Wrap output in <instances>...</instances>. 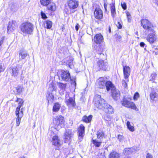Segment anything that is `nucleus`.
Returning <instances> with one entry per match:
<instances>
[{
  "instance_id": "obj_1",
  "label": "nucleus",
  "mask_w": 158,
  "mask_h": 158,
  "mask_svg": "<svg viewBox=\"0 0 158 158\" xmlns=\"http://www.w3.org/2000/svg\"><path fill=\"white\" fill-rule=\"evenodd\" d=\"M34 28L33 24L31 23L27 22L23 23L20 27V29L24 33L31 34Z\"/></svg>"
},
{
  "instance_id": "obj_2",
  "label": "nucleus",
  "mask_w": 158,
  "mask_h": 158,
  "mask_svg": "<svg viewBox=\"0 0 158 158\" xmlns=\"http://www.w3.org/2000/svg\"><path fill=\"white\" fill-rule=\"evenodd\" d=\"M94 106L99 109H103L105 106V101L101 98L100 95H97L94 97Z\"/></svg>"
},
{
  "instance_id": "obj_3",
  "label": "nucleus",
  "mask_w": 158,
  "mask_h": 158,
  "mask_svg": "<svg viewBox=\"0 0 158 158\" xmlns=\"http://www.w3.org/2000/svg\"><path fill=\"white\" fill-rule=\"evenodd\" d=\"M146 40L150 44L154 43L157 39V36L154 29L147 32Z\"/></svg>"
},
{
  "instance_id": "obj_4",
  "label": "nucleus",
  "mask_w": 158,
  "mask_h": 158,
  "mask_svg": "<svg viewBox=\"0 0 158 158\" xmlns=\"http://www.w3.org/2000/svg\"><path fill=\"white\" fill-rule=\"evenodd\" d=\"M131 100V99H130L129 98L127 99V98H124L123 101H121L122 105L123 106L127 108H130L136 111H138V109L137 108L134 103L130 102Z\"/></svg>"
},
{
  "instance_id": "obj_5",
  "label": "nucleus",
  "mask_w": 158,
  "mask_h": 158,
  "mask_svg": "<svg viewBox=\"0 0 158 158\" xmlns=\"http://www.w3.org/2000/svg\"><path fill=\"white\" fill-rule=\"evenodd\" d=\"M141 22L143 28L146 30L147 32L154 29L155 27L147 19H142L141 21Z\"/></svg>"
},
{
  "instance_id": "obj_6",
  "label": "nucleus",
  "mask_w": 158,
  "mask_h": 158,
  "mask_svg": "<svg viewBox=\"0 0 158 158\" xmlns=\"http://www.w3.org/2000/svg\"><path fill=\"white\" fill-rule=\"evenodd\" d=\"M64 101L69 107H74L76 105L75 98L70 97L68 93H66Z\"/></svg>"
},
{
  "instance_id": "obj_7",
  "label": "nucleus",
  "mask_w": 158,
  "mask_h": 158,
  "mask_svg": "<svg viewBox=\"0 0 158 158\" xmlns=\"http://www.w3.org/2000/svg\"><path fill=\"white\" fill-rule=\"evenodd\" d=\"M107 80V78L106 77H100L96 81L97 86L100 88H105L106 82Z\"/></svg>"
},
{
  "instance_id": "obj_8",
  "label": "nucleus",
  "mask_w": 158,
  "mask_h": 158,
  "mask_svg": "<svg viewBox=\"0 0 158 158\" xmlns=\"http://www.w3.org/2000/svg\"><path fill=\"white\" fill-rule=\"evenodd\" d=\"M67 5L71 10H73L78 7L79 2L77 0H70L68 2Z\"/></svg>"
},
{
  "instance_id": "obj_9",
  "label": "nucleus",
  "mask_w": 158,
  "mask_h": 158,
  "mask_svg": "<svg viewBox=\"0 0 158 158\" xmlns=\"http://www.w3.org/2000/svg\"><path fill=\"white\" fill-rule=\"evenodd\" d=\"M111 94L114 100L117 101L120 98V92L115 87H113L111 89Z\"/></svg>"
},
{
  "instance_id": "obj_10",
  "label": "nucleus",
  "mask_w": 158,
  "mask_h": 158,
  "mask_svg": "<svg viewBox=\"0 0 158 158\" xmlns=\"http://www.w3.org/2000/svg\"><path fill=\"white\" fill-rule=\"evenodd\" d=\"M123 66V73L124 77L125 80H127V81H128V78L130 75L131 72L130 68L127 66Z\"/></svg>"
},
{
  "instance_id": "obj_11",
  "label": "nucleus",
  "mask_w": 158,
  "mask_h": 158,
  "mask_svg": "<svg viewBox=\"0 0 158 158\" xmlns=\"http://www.w3.org/2000/svg\"><path fill=\"white\" fill-rule=\"evenodd\" d=\"M85 127L83 125H81L78 130V139L81 141L82 140L85 134Z\"/></svg>"
},
{
  "instance_id": "obj_12",
  "label": "nucleus",
  "mask_w": 158,
  "mask_h": 158,
  "mask_svg": "<svg viewBox=\"0 0 158 158\" xmlns=\"http://www.w3.org/2000/svg\"><path fill=\"white\" fill-rule=\"evenodd\" d=\"M17 24L15 21H9L7 27L8 31H12L17 28Z\"/></svg>"
},
{
  "instance_id": "obj_13",
  "label": "nucleus",
  "mask_w": 158,
  "mask_h": 158,
  "mask_svg": "<svg viewBox=\"0 0 158 158\" xmlns=\"http://www.w3.org/2000/svg\"><path fill=\"white\" fill-rule=\"evenodd\" d=\"M52 139V144L57 147V148H56V149H57L61 145L60 139L56 135H53Z\"/></svg>"
},
{
  "instance_id": "obj_14",
  "label": "nucleus",
  "mask_w": 158,
  "mask_h": 158,
  "mask_svg": "<svg viewBox=\"0 0 158 158\" xmlns=\"http://www.w3.org/2000/svg\"><path fill=\"white\" fill-rule=\"evenodd\" d=\"M61 76L62 80L66 81H68L70 79V74L68 70L62 71Z\"/></svg>"
},
{
  "instance_id": "obj_15",
  "label": "nucleus",
  "mask_w": 158,
  "mask_h": 158,
  "mask_svg": "<svg viewBox=\"0 0 158 158\" xmlns=\"http://www.w3.org/2000/svg\"><path fill=\"white\" fill-rule=\"evenodd\" d=\"M73 135L72 131L70 130H67L64 135V139L65 143H67L71 139Z\"/></svg>"
},
{
  "instance_id": "obj_16",
  "label": "nucleus",
  "mask_w": 158,
  "mask_h": 158,
  "mask_svg": "<svg viewBox=\"0 0 158 158\" xmlns=\"http://www.w3.org/2000/svg\"><path fill=\"white\" fill-rule=\"evenodd\" d=\"M64 117L61 115L57 116L55 118L56 125L61 127H63L64 126Z\"/></svg>"
},
{
  "instance_id": "obj_17",
  "label": "nucleus",
  "mask_w": 158,
  "mask_h": 158,
  "mask_svg": "<svg viewBox=\"0 0 158 158\" xmlns=\"http://www.w3.org/2000/svg\"><path fill=\"white\" fill-rule=\"evenodd\" d=\"M94 15L95 18L98 19H101L103 18V13L99 8H96L94 11Z\"/></svg>"
},
{
  "instance_id": "obj_18",
  "label": "nucleus",
  "mask_w": 158,
  "mask_h": 158,
  "mask_svg": "<svg viewBox=\"0 0 158 158\" xmlns=\"http://www.w3.org/2000/svg\"><path fill=\"white\" fill-rule=\"evenodd\" d=\"M94 42L97 44H100L103 41V37L101 34H97L94 36Z\"/></svg>"
},
{
  "instance_id": "obj_19",
  "label": "nucleus",
  "mask_w": 158,
  "mask_h": 158,
  "mask_svg": "<svg viewBox=\"0 0 158 158\" xmlns=\"http://www.w3.org/2000/svg\"><path fill=\"white\" fill-rule=\"evenodd\" d=\"M104 46L102 45H101L100 44H98V45H95L94 47V49L95 50L96 52L100 55L101 56H104L103 54L102 53L104 50Z\"/></svg>"
},
{
  "instance_id": "obj_20",
  "label": "nucleus",
  "mask_w": 158,
  "mask_h": 158,
  "mask_svg": "<svg viewBox=\"0 0 158 158\" xmlns=\"http://www.w3.org/2000/svg\"><path fill=\"white\" fill-rule=\"evenodd\" d=\"M103 110L106 113L111 114L114 113V109L112 106L109 104L105 103V106L103 107Z\"/></svg>"
},
{
  "instance_id": "obj_21",
  "label": "nucleus",
  "mask_w": 158,
  "mask_h": 158,
  "mask_svg": "<svg viewBox=\"0 0 158 158\" xmlns=\"http://www.w3.org/2000/svg\"><path fill=\"white\" fill-rule=\"evenodd\" d=\"M150 98L152 101H156L158 98V94L156 93V90L152 89L150 94Z\"/></svg>"
},
{
  "instance_id": "obj_22",
  "label": "nucleus",
  "mask_w": 158,
  "mask_h": 158,
  "mask_svg": "<svg viewBox=\"0 0 158 158\" xmlns=\"http://www.w3.org/2000/svg\"><path fill=\"white\" fill-rule=\"evenodd\" d=\"M98 65L100 69L106 71L107 69L106 63H104L102 60H100L97 62Z\"/></svg>"
},
{
  "instance_id": "obj_23",
  "label": "nucleus",
  "mask_w": 158,
  "mask_h": 158,
  "mask_svg": "<svg viewBox=\"0 0 158 158\" xmlns=\"http://www.w3.org/2000/svg\"><path fill=\"white\" fill-rule=\"evenodd\" d=\"M136 149L135 148H127L124 149L123 152L125 155H127L135 153L136 152Z\"/></svg>"
},
{
  "instance_id": "obj_24",
  "label": "nucleus",
  "mask_w": 158,
  "mask_h": 158,
  "mask_svg": "<svg viewBox=\"0 0 158 158\" xmlns=\"http://www.w3.org/2000/svg\"><path fill=\"white\" fill-rule=\"evenodd\" d=\"M28 55L27 52L24 50H21L19 52V58L20 60L25 59L27 56Z\"/></svg>"
},
{
  "instance_id": "obj_25",
  "label": "nucleus",
  "mask_w": 158,
  "mask_h": 158,
  "mask_svg": "<svg viewBox=\"0 0 158 158\" xmlns=\"http://www.w3.org/2000/svg\"><path fill=\"white\" fill-rule=\"evenodd\" d=\"M46 6L48 10L52 11H55L56 9V7L55 3L52 2L51 1Z\"/></svg>"
},
{
  "instance_id": "obj_26",
  "label": "nucleus",
  "mask_w": 158,
  "mask_h": 158,
  "mask_svg": "<svg viewBox=\"0 0 158 158\" xmlns=\"http://www.w3.org/2000/svg\"><path fill=\"white\" fill-rule=\"evenodd\" d=\"M54 96L51 93L49 92L47 96V99L48 101V104L52 103L54 100Z\"/></svg>"
},
{
  "instance_id": "obj_27",
  "label": "nucleus",
  "mask_w": 158,
  "mask_h": 158,
  "mask_svg": "<svg viewBox=\"0 0 158 158\" xmlns=\"http://www.w3.org/2000/svg\"><path fill=\"white\" fill-rule=\"evenodd\" d=\"M105 87L107 91H109L110 89L111 90V89L113 87H115L113 85L112 82L110 81H107L105 84Z\"/></svg>"
},
{
  "instance_id": "obj_28",
  "label": "nucleus",
  "mask_w": 158,
  "mask_h": 158,
  "mask_svg": "<svg viewBox=\"0 0 158 158\" xmlns=\"http://www.w3.org/2000/svg\"><path fill=\"white\" fill-rule=\"evenodd\" d=\"M19 68L17 67H15L12 69V76L14 77H17L19 73Z\"/></svg>"
},
{
  "instance_id": "obj_29",
  "label": "nucleus",
  "mask_w": 158,
  "mask_h": 158,
  "mask_svg": "<svg viewBox=\"0 0 158 158\" xmlns=\"http://www.w3.org/2000/svg\"><path fill=\"white\" fill-rule=\"evenodd\" d=\"M110 9L111 14V15L114 18V17H115L116 14L115 3H112V4H110Z\"/></svg>"
},
{
  "instance_id": "obj_30",
  "label": "nucleus",
  "mask_w": 158,
  "mask_h": 158,
  "mask_svg": "<svg viewBox=\"0 0 158 158\" xmlns=\"http://www.w3.org/2000/svg\"><path fill=\"white\" fill-rule=\"evenodd\" d=\"M109 158H119L120 156L119 153L115 151L111 152L109 155Z\"/></svg>"
},
{
  "instance_id": "obj_31",
  "label": "nucleus",
  "mask_w": 158,
  "mask_h": 158,
  "mask_svg": "<svg viewBox=\"0 0 158 158\" xmlns=\"http://www.w3.org/2000/svg\"><path fill=\"white\" fill-rule=\"evenodd\" d=\"M92 117V115H89L88 117L86 115L84 116L82 118V120L83 122L86 123H89L91 120Z\"/></svg>"
},
{
  "instance_id": "obj_32",
  "label": "nucleus",
  "mask_w": 158,
  "mask_h": 158,
  "mask_svg": "<svg viewBox=\"0 0 158 158\" xmlns=\"http://www.w3.org/2000/svg\"><path fill=\"white\" fill-rule=\"evenodd\" d=\"M15 89L17 94H20L24 90L23 87L21 86H18Z\"/></svg>"
},
{
  "instance_id": "obj_33",
  "label": "nucleus",
  "mask_w": 158,
  "mask_h": 158,
  "mask_svg": "<svg viewBox=\"0 0 158 158\" xmlns=\"http://www.w3.org/2000/svg\"><path fill=\"white\" fill-rule=\"evenodd\" d=\"M56 84L54 83H52L49 85L48 88V90L50 91H56Z\"/></svg>"
},
{
  "instance_id": "obj_34",
  "label": "nucleus",
  "mask_w": 158,
  "mask_h": 158,
  "mask_svg": "<svg viewBox=\"0 0 158 158\" xmlns=\"http://www.w3.org/2000/svg\"><path fill=\"white\" fill-rule=\"evenodd\" d=\"M60 108V105L58 103H55L53 107L52 110L53 112H57Z\"/></svg>"
},
{
  "instance_id": "obj_35",
  "label": "nucleus",
  "mask_w": 158,
  "mask_h": 158,
  "mask_svg": "<svg viewBox=\"0 0 158 158\" xmlns=\"http://www.w3.org/2000/svg\"><path fill=\"white\" fill-rule=\"evenodd\" d=\"M52 22L48 20H46L45 21V27L47 29H50L52 27Z\"/></svg>"
},
{
  "instance_id": "obj_36",
  "label": "nucleus",
  "mask_w": 158,
  "mask_h": 158,
  "mask_svg": "<svg viewBox=\"0 0 158 158\" xmlns=\"http://www.w3.org/2000/svg\"><path fill=\"white\" fill-rule=\"evenodd\" d=\"M51 0H40L41 4L44 6H46L51 2Z\"/></svg>"
},
{
  "instance_id": "obj_37",
  "label": "nucleus",
  "mask_w": 158,
  "mask_h": 158,
  "mask_svg": "<svg viewBox=\"0 0 158 158\" xmlns=\"http://www.w3.org/2000/svg\"><path fill=\"white\" fill-rule=\"evenodd\" d=\"M58 85L60 88L63 90H64L65 89L66 87V84H64L62 83H59Z\"/></svg>"
},
{
  "instance_id": "obj_38",
  "label": "nucleus",
  "mask_w": 158,
  "mask_h": 158,
  "mask_svg": "<svg viewBox=\"0 0 158 158\" xmlns=\"http://www.w3.org/2000/svg\"><path fill=\"white\" fill-rule=\"evenodd\" d=\"M97 135L98 138L101 139L103 138L104 134V132L102 131H98L97 133Z\"/></svg>"
},
{
  "instance_id": "obj_39",
  "label": "nucleus",
  "mask_w": 158,
  "mask_h": 158,
  "mask_svg": "<svg viewBox=\"0 0 158 158\" xmlns=\"http://www.w3.org/2000/svg\"><path fill=\"white\" fill-rule=\"evenodd\" d=\"M127 128L130 131L132 132L134 131V127L131 125L129 121H127Z\"/></svg>"
},
{
  "instance_id": "obj_40",
  "label": "nucleus",
  "mask_w": 158,
  "mask_h": 158,
  "mask_svg": "<svg viewBox=\"0 0 158 158\" xmlns=\"http://www.w3.org/2000/svg\"><path fill=\"white\" fill-rule=\"evenodd\" d=\"M93 143L97 147H99L100 146L102 143L101 141H98L96 139H93Z\"/></svg>"
},
{
  "instance_id": "obj_41",
  "label": "nucleus",
  "mask_w": 158,
  "mask_h": 158,
  "mask_svg": "<svg viewBox=\"0 0 158 158\" xmlns=\"http://www.w3.org/2000/svg\"><path fill=\"white\" fill-rule=\"evenodd\" d=\"M113 118L112 116L107 114H106L104 116V119L106 121H110Z\"/></svg>"
},
{
  "instance_id": "obj_42",
  "label": "nucleus",
  "mask_w": 158,
  "mask_h": 158,
  "mask_svg": "<svg viewBox=\"0 0 158 158\" xmlns=\"http://www.w3.org/2000/svg\"><path fill=\"white\" fill-rule=\"evenodd\" d=\"M22 118L20 117V116H18L16 119V125L17 127H18L20 123V121Z\"/></svg>"
},
{
  "instance_id": "obj_43",
  "label": "nucleus",
  "mask_w": 158,
  "mask_h": 158,
  "mask_svg": "<svg viewBox=\"0 0 158 158\" xmlns=\"http://www.w3.org/2000/svg\"><path fill=\"white\" fill-rule=\"evenodd\" d=\"M40 15L42 19H45L47 18V17L43 11H41Z\"/></svg>"
},
{
  "instance_id": "obj_44",
  "label": "nucleus",
  "mask_w": 158,
  "mask_h": 158,
  "mask_svg": "<svg viewBox=\"0 0 158 158\" xmlns=\"http://www.w3.org/2000/svg\"><path fill=\"white\" fill-rule=\"evenodd\" d=\"M11 8L13 11H15L17 10V6L15 4H13L11 6Z\"/></svg>"
},
{
  "instance_id": "obj_45",
  "label": "nucleus",
  "mask_w": 158,
  "mask_h": 158,
  "mask_svg": "<svg viewBox=\"0 0 158 158\" xmlns=\"http://www.w3.org/2000/svg\"><path fill=\"white\" fill-rule=\"evenodd\" d=\"M139 95L138 93L136 92L135 93L134 95L133 98L135 100H137L139 97Z\"/></svg>"
},
{
  "instance_id": "obj_46",
  "label": "nucleus",
  "mask_w": 158,
  "mask_h": 158,
  "mask_svg": "<svg viewBox=\"0 0 158 158\" xmlns=\"http://www.w3.org/2000/svg\"><path fill=\"white\" fill-rule=\"evenodd\" d=\"M121 6L122 8L124 10H125L127 9V5L126 3L125 2H121Z\"/></svg>"
},
{
  "instance_id": "obj_47",
  "label": "nucleus",
  "mask_w": 158,
  "mask_h": 158,
  "mask_svg": "<svg viewBox=\"0 0 158 158\" xmlns=\"http://www.w3.org/2000/svg\"><path fill=\"white\" fill-rule=\"evenodd\" d=\"M127 82H128L127 81V80H126V81L123 80L122 81L123 85L125 88H126L127 87Z\"/></svg>"
},
{
  "instance_id": "obj_48",
  "label": "nucleus",
  "mask_w": 158,
  "mask_h": 158,
  "mask_svg": "<svg viewBox=\"0 0 158 158\" xmlns=\"http://www.w3.org/2000/svg\"><path fill=\"white\" fill-rule=\"evenodd\" d=\"M115 36L117 40L120 41L121 40L122 37L120 35H118L117 34H115Z\"/></svg>"
},
{
  "instance_id": "obj_49",
  "label": "nucleus",
  "mask_w": 158,
  "mask_h": 158,
  "mask_svg": "<svg viewBox=\"0 0 158 158\" xmlns=\"http://www.w3.org/2000/svg\"><path fill=\"white\" fill-rule=\"evenodd\" d=\"M20 108L17 107L15 111V114L16 116H20L19 114V111L20 110Z\"/></svg>"
},
{
  "instance_id": "obj_50",
  "label": "nucleus",
  "mask_w": 158,
  "mask_h": 158,
  "mask_svg": "<svg viewBox=\"0 0 158 158\" xmlns=\"http://www.w3.org/2000/svg\"><path fill=\"white\" fill-rule=\"evenodd\" d=\"M156 74L155 73H153L151 75L152 79H150V81H152V80H154L156 77Z\"/></svg>"
},
{
  "instance_id": "obj_51",
  "label": "nucleus",
  "mask_w": 158,
  "mask_h": 158,
  "mask_svg": "<svg viewBox=\"0 0 158 158\" xmlns=\"http://www.w3.org/2000/svg\"><path fill=\"white\" fill-rule=\"evenodd\" d=\"M5 69V67L4 66L3 64H0V73L3 72Z\"/></svg>"
},
{
  "instance_id": "obj_52",
  "label": "nucleus",
  "mask_w": 158,
  "mask_h": 158,
  "mask_svg": "<svg viewBox=\"0 0 158 158\" xmlns=\"http://www.w3.org/2000/svg\"><path fill=\"white\" fill-rule=\"evenodd\" d=\"M71 84L72 87H75L76 85V83L75 80L74 81H71Z\"/></svg>"
},
{
  "instance_id": "obj_53",
  "label": "nucleus",
  "mask_w": 158,
  "mask_h": 158,
  "mask_svg": "<svg viewBox=\"0 0 158 158\" xmlns=\"http://www.w3.org/2000/svg\"><path fill=\"white\" fill-rule=\"evenodd\" d=\"M15 102H19V103H23L24 102L22 99L18 98H17V99Z\"/></svg>"
},
{
  "instance_id": "obj_54",
  "label": "nucleus",
  "mask_w": 158,
  "mask_h": 158,
  "mask_svg": "<svg viewBox=\"0 0 158 158\" xmlns=\"http://www.w3.org/2000/svg\"><path fill=\"white\" fill-rule=\"evenodd\" d=\"M118 28L119 29H121L122 28V26L121 23L119 22H118L117 25Z\"/></svg>"
},
{
  "instance_id": "obj_55",
  "label": "nucleus",
  "mask_w": 158,
  "mask_h": 158,
  "mask_svg": "<svg viewBox=\"0 0 158 158\" xmlns=\"http://www.w3.org/2000/svg\"><path fill=\"white\" fill-rule=\"evenodd\" d=\"M22 109H23L22 108L21 109L20 112H19V114L20 115V117H21V118H22L23 116V110Z\"/></svg>"
},
{
  "instance_id": "obj_56",
  "label": "nucleus",
  "mask_w": 158,
  "mask_h": 158,
  "mask_svg": "<svg viewBox=\"0 0 158 158\" xmlns=\"http://www.w3.org/2000/svg\"><path fill=\"white\" fill-rule=\"evenodd\" d=\"M146 158H153V157L151 154L149 153H148L147 155Z\"/></svg>"
},
{
  "instance_id": "obj_57",
  "label": "nucleus",
  "mask_w": 158,
  "mask_h": 158,
  "mask_svg": "<svg viewBox=\"0 0 158 158\" xmlns=\"http://www.w3.org/2000/svg\"><path fill=\"white\" fill-rule=\"evenodd\" d=\"M79 27L80 26L79 24L78 23H77L75 26V29L76 31H77L78 30Z\"/></svg>"
},
{
  "instance_id": "obj_58",
  "label": "nucleus",
  "mask_w": 158,
  "mask_h": 158,
  "mask_svg": "<svg viewBox=\"0 0 158 158\" xmlns=\"http://www.w3.org/2000/svg\"><path fill=\"white\" fill-rule=\"evenodd\" d=\"M139 45L141 47H143L145 45V44L143 42H142L140 43Z\"/></svg>"
},
{
  "instance_id": "obj_59",
  "label": "nucleus",
  "mask_w": 158,
  "mask_h": 158,
  "mask_svg": "<svg viewBox=\"0 0 158 158\" xmlns=\"http://www.w3.org/2000/svg\"><path fill=\"white\" fill-rule=\"evenodd\" d=\"M126 14L127 16V17H131V15L129 12L128 11H126Z\"/></svg>"
},
{
  "instance_id": "obj_60",
  "label": "nucleus",
  "mask_w": 158,
  "mask_h": 158,
  "mask_svg": "<svg viewBox=\"0 0 158 158\" xmlns=\"http://www.w3.org/2000/svg\"><path fill=\"white\" fill-rule=\"evenodd\" d=\"M23 103H19L18 107L20 108L23 106Z\"/></svg>"
},
{
  "instance_id": "obj_61",
  "label": "nucleus",
  "mask_w": 158,
  "mask_h": 158,
  "mask_svg": "<svg viewBox=\"0 0 158 158\" xmlns=\"http://www.w3.org/2000/svg\"><path fill=\"white\" fill-rule=\"evenodd\" d=\"M3 43V39H2L0 40V47L1 46Z\"/></svg>"
},
{
  "instance_id": "obj_62",
  "label": "nucleus",
  "mask_w": 158,
  "mask_h": 158,
  "mask_svg": "<svg viewBox=\"0 0 158 158\" xmlns=\"http://www.w3.org/2000/svg\"><path fill=\"white\" fill-rule=\"evenodd\" d=\"M118 139H122L123 138V136L122 135H118Z\"/></svg>"
},
{
  "instance_id": "obj_63",
  "label": "nucleus",
  "mask_w": 158,
  "mask_h": 158,
  "mask_svg": "<svg viewBox=\"0 0 158 158\" xmlns=\"http://www.w3.org/2000/svg\"><path fill=\"white\" fill-rule=\"evenodd\" d=\"M127 18L128 19V21L129 22H131V17H127Z\"/></svg>"
},
{
  "instance_id": "obj_64",
  "label": "nucleus",
  "mask_w": 158,
  "mask_h": 158,
  "mask_svg": "<svg viewBox=\"0 0 158 158\" xmlns=\"http://www.w3.org/2000/svg\"><path fill=\"white\" fill-rule=\"evenodd\" d=\"M49 135L51 136H52V134H53V135H54V133L52 131H50V133H49Z\"/></svg>"
}]
</instances>
